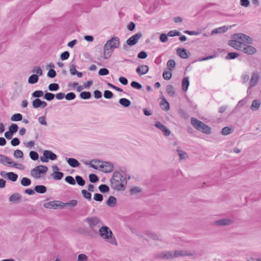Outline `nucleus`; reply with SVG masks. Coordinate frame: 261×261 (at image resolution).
<instances>
[{
	"instance_id": "obj_1",
	"label": "nucleus",
	"mask_w": 261,
	"mask_h": 261,
	"mask_svg": "<svg viewBox=\"0 0 261 261\" xmlns=\"http://www.w3.org/2000/svg\"><path fill=\"white\" fill-rule=\"evenodd\" d=\"M127 181L123 173L115 172L111 179V187L117 191H123Z\"/></svg>"
},
{
	"instance_id": "obj_2",
	"label": "nucleus",
	"mask_w": 261,
	"mask_h": 261,
	"mask_svg": "<svg viewBox=\"0 0 261 261\" xmlns=\"http://www.w3.org/2000/svg\"><path fill=\"white\" fill-rule=\"evenodd\" d=\"M120 40L118 37H114L108 40L103 46V58L109 59L113 53V49L118 48Z\"/></svg>"
},
{
	"instance_id": "obj_3",
	"label": "nucleus",
	"mask_w": 261,
	"mask_h": 261,
	"mask_svg": "<svg viewBox=\"0 0 261 261\" xmlns=\"http://www.w3.org/2000/svg\"><path fill=\"white\" fill-rule=\"evenodd\" d=\"M98 233L100 237L105 241L112 245H117L116 239L109 227L107 226H101L99 229Z\"/></svg>"
},
{
	"instance_id": "obj_4",
	"label": "nucleus",
	"mask_w": 261,
	"mask_h": 261,
	"mask_svg": "<svg viewBox=\"0 0 261 261\" xmlns=\"http://www.w3.org/2000/svg\"><path fill=\"white\" fill-rule=\"evenodd\" d=\"M191 123L195 129L203 133L210 134L211 133V129L210 126L195 118L192 117L191 118Z\"/></svg>"
},
{
	"instance_id": "obj_5",
	"label": "nucleus",
	"mask_w": 261,
	"mask_h": 261,
	"mask_svg": "<svg viewBox=\"0 0 261 261\" xmlns=\"http://www.w3.org/2000/svg\"><path fill=\"white\" fill-rule=\"evenodd\" d=\"M84 221L88 224L91 229L97 230L98 228L101 227V225L103 224L100 219L96 216L87 217Z\"/></svg>"
},
{
	"instance_id": "obj_6",
	"label": "nucleus",
	"mask_w": 261,
	"mask_h": 261,
	"mask_svg": "<svg viewBox=\"0 0 261 261\" xmlns=\"http://www.w3.org/2000/svg\"><path fill=\"white\" fill-rule=\"evenodd\" d=\"M48 170L47 166L44 165H39L34 169L31 171V175L35 178L38 179L41 177V174H45Z\"/></svg>"
},
{
	"instance_id": "obj_7",
	"label": "nucleus",
	"mask_w": 261,
	"mask_h": 261,
	"mask_svg": "<svg viewBox=\"0 0 261 261\" xmlns=\"http://www.w3.org/2000/svg\"><path fill=\"white\" fill-rule=\"evenodd\" d=\"M142 34L141 33H138L131 37L128 38L126 42V44H124L123 45V49L125 50H127V46H133L137 44L139 40L142 37Z\"/></svg>"
},
{
	"instance_id": "obj_8",
	"label": "nucleus",
	"mask_w": 261,
	"mask_h": 261,
	"mask_svg": "<svg viewBox=\"0 0 261 261\" xmlns=\"http://www.w3.org/2000/svg\"><path fill=\"white\" fill-rule=\"evenodd\" d=\"M232 38L234 39L238 40L244 44H251L252 42V39L249 36L242 33L234 34Z\"/></svg>"
},
{
	"instance_id": "obj_9",
	"label": "nucleus",
	"mask_w": 261,
	"mask_h": 261,
	"mask_svg": "<svg viewBox=\"0 0 261 261\" xmlns=\"http://www.w3.org/2000/svg\"><path fill=\"white\" fill-rule=\"evenodd\" d=\"M233 222L231 218H224L214 221L213 225L216 226H226L231 225Z\"/></svg>"
},
{
	"instance_id": "obj_10",
	"label": "nucleus",
	"mask_w": 261,
	"mask_h": 261,
	"mask_svg": "<svg viewBox=\"0 0 261 261\" xmlns=\"http://www.w3.org/2000/svg\"><path fill=\"white\" fill-rule=\"evenodd\" d=\"M259 74L258 72H254L250 81V86L247 90L248 93H251V88L256 85L259 80Z\"/></svg>"
},
{
	"instance_id": "obj_11",
	"label": "nucleus",
	"mask_w": 261,
	"mask_h": 261,
	"mask_svg": "<svg viewBox=\"0 0 261 261\" xmlns=\"http://www.w3.org/2000/svg\"><path fill=\"white\" fill-rule=\"evenodd\" d=\"M99 168L102 171L109 173L113 170V165L109 162H103L99 165Z\"/></svg>"
},
{
	"instance_id": "obj_12",
	"label": "nucleus",
	"mask_w": 261,
	"mask_h": 261,
	"mask_svg": "<svg viewBox=\"0 0 261 261\" xmlns=\"http://www.w3.org/2000/svg\"><path fill=\"white\" fill-rule=\"evenodd\" d=\"M228 44L235 49L241 50L242 47H243L244 43L241 41H239L238 40L234 39L229 40L228 42Z\"/></svg>"
},
{
	"instance_id": "obj_13",
	"label": "nucleus",
	"mask_w": 261,
	"mask_h": 261,
	"mask_svg": "<svg viewBox=\"0 0 261 261\" xmlns=\"http://www.w3.org/2000/svg\"><path fill=\"white\" fill-rule=\"evenodd\" d=\"M241 50L243 51L244 53L248 55H253L256 51V49L254 47L245 44H243V47H242Z\"/></svg>"
},
{
	"instance_id": "obj_14",
	"label": "nucleus",
	"mask_w": 261,
	"mask_h": 261,
	"mask_svg": "<svg viewBox=\"0 0 261 261\" xmlns=\"http://www.w3.org/2000/svg\"><path fill=\"white\" fill-rule=\"evenodd\" d=\"M154 125L156 127L161 130L166 136H169L170 134V130L160 122H156Z\"/></svg>"
},
{
	"instance_id": "obj_15",
	"label": "nucleus",
	"mask_w": 261,
	"mask_h": 261,
	"mask_svg": "<svg viewBox=\"0 0 261 261\" xmlns=\"http://www.w3.org/2000/svg\"><path fill=\"white\" fill-rule=\"evenodd\" d=\"M149 67L147 65H139L136 69V72L139 75H142L148 72Z\"/></svg>"
},
{
	"instance_id": "obj_16",
	"label": "nucleus",
	"mask_w": 261,
	"mask_h": 261,
	"mask_svg": "<svg viewBox=\"0 0 261 261\" xmlns=\"http://www.w3.org/2000/svg\"><path fill=\"white\" fill-rule=\"evenodd\" d=\"M61 202L59 201H49L44 204V206L47 208H56L58 206L61 207Z\"/></svg>"
},
{
	"instance_id": "obj_17",
	"label": "nucleus",
	"mask_w": 261,
	"mask_h": 261,
	"mask_svg": "<svg viewBox=\"0 0 261 261\" xmlns=\"http://www.w3.org/2000/svg\"><path fill=\"white\" fill-rule=\"evenodd\" d=\"M6 163L9 165H12L13 163V162L12 161V160L10 158L0 154V163L4 165Z\"/></svg>"
},
{
	"instance_id": "obj_18",
	"label": "nucleus",
	"mask_w": 261,
	"mask_h": 261,
	"mask_svg": "<svg viewBox=\"0 0 261 261\" xmlns=\"http://www.w3.org/2000/svg\"><path fill=\"white\" fill-rule=\"evenodd\" d=\"M176 53L180 57L183 59H187L188 57L187 50L185 48H177Z\"/></svg>"
},
{
	"instance_id": "obj_19",
	"label": "nucleus",
	"mask_w": 261,
	"mask_h": 261,
	"mask_svg": "<svg viewBox=\"0 0 261 261\" xmlns=\"http://www.w3.org/2000/svg\"><path fill=\"white\" fill-rule=\"evenodd\" d=\"M61 204H63V206H61V208L63 207H69L70 208H72L76 206L77 204V201L76 200H71L66 203L61 202Z\"/></svg>"
},
{
	"instance_id": "obj_20",
	"label": "nucleus",
	"mask_w": 261,
	"mask_h": 261,
	"mask_svg": "<svg viewBox=\"0 0 261 261\" xmlns=\"http://www.w3.org/2000/svg\"><path fill=\"white\" fill-rule=\"evenodd\" d=\"M68 164L72 167H77L80 165V162L74 158H69L67 160Z\"/></svg>"
},
{
	"instance_id": "obj_21",
	"label": "nucleus",
	"mask_w": 261,
	"mask_h": 261,
	"mask_svg": "<svg viewBox=\"0 0 261 261\" xmlns=\"http://www.w3.org/2000/svg\"><path fill=\"white\" fill-rule=\"evenodd\" d=\"M21 195L18 193H15L12 195H11L9 197V200L10 201L12 202H19L21 201Z\"/></svg>"
},
{
	"instance_id": "obj_22",
	"label": "nucleus",
	"mask_w": 261,
	"mask_h": 261,
	"mask_svg": "<svg viewBox=\"0 0 261 261\" xmlns=\"http://www.w3.org/2000/svg\"><path fill=\"white\" fill-rule=\"evenodd\" d=\"M43 155H47L48 159L51 160H55L57 158V155L50 150H45L43 152Z\"/></svg>"
},
{
	"instance_id": "obj_23",
	"label": "nucleus",
	"mask_w": 261,
	"mask_h": 261,
	"mask_svg": "<svg viewBox=\"0 0 261 261\" xmlns=\"http://www.w3.org/2000/svg\"><path fill=\"white\" fill-rule=\"evenodd\" d=\"M189 86V81L188 77H184L182 81V90L186 92L187 91Z\"/></svg>"
},
{
	"instance_id": "obj_24",
	"label": "nucleus",
	"mask_w": 261,
	"mask_h": 261,
	"mask_svg": "<svg viewBox=\"0 0 261 261\" xmlns=\"http://www.w3.org/2000/svg\"><path fill=\"white\" fill-rule=\"evenodd\" d=\"M145 234L150 239H152L153 240H158L159 237L154 232L147 230L145 232Z\"/></svg>"
},
{
	"instance_id": "obj_25",
	"label": "nucleus",
	"mask_w": 261,
	"mask_h": 261,
	"mask_svg": "<svg viewBox=\"0 0 261 261\" xmlns=\"http://www.w3.org/2000/svg\"><path fill=\"white\" fill-rule=\"evenodd\" d=\"M34 190L40 194L45 193L46 192V188L45 186L43 185H38L35 187Z\"/></svg>"
},
{
	"instance_id": "obj_26",
	"label": "nucleus",
	"mask_w": 261,
	"mask_h": 261,
	"mask_svg": "<svg viewBox=\"0 0 261 261\" xmlns=\"http://www.w3.org/2000/svg\"><path fill=\"white\" fill-rule=\"evenodd\" d=\"M8 179L12 181H15L18 178V175L14 172H10L6 173Z\"/></svg>"
},
{
	"instance_id": "obj_27",
	"label": "nucleus",
	"mask_w": 261,
	"mask_h": 261,
	"mask_svg": "<svg viewBox=\"0 0 261 261\" xmlns=\"http://www.w3.org/2000/svg\"><path fill=\"white\" fill-rule=\"evenodd\" d=\"M162 257L165 259H170L174 257V252L172 251H166L162 253Z\"/></svg>"
},
{
	"instance_id": "obj_28",
	"label": "nucleus",
	"mask_w": 261,
	"mask_h": 261,
	"mask_svg": "<svg viewBox=\"0 0 261 261\" xmlns=\"http://www.w3.org/2000/svg\"><path fill=\"white\" fill-rule=\"evenodd\" d=\"M116 203V198L114 196H111L109 197L106 203L111 207H113L115 205Z\"/></svg>"
},
{
	"instance_id": "obj_29",
	"label": "nucleus",
	"mask_w": 261,
	"mask_h": 261,
	"mask_svg": "<svg viewBox=\"0 0 261 261\" xmlns=\"http://www.w3.org/2000/svg\"><path fill=\"white\" fill-rule=\"evenodd\" d=\"M260 106V101L258 99H255L252 102V103L251 106V109L252 111H256L259 108Z\"/></svg>"
},
{
	"instance_id": "obj_30",
	"label": "nucleus",
	"mask_w": 261,
	"mask_h": 261,
	"mask_svg": "<svg viewBox=\"0 0 261 261\" xmlns=\"http://www.w3.org/2000/svg\"><path fill=\"white\" fill-rule=\"evenodd\" d=\"M119 102L121 105L124 107H128L131 104L130 101L125 98H120L119 100Z\"/></svg>"
},
{
	"instance_id": "obj_31",
	"label": "nucleus",
	"mask_w": 261,
	"mask_h": 261,
	"mask_svg": "<svg viewBox=\"0 0 261 261\" xmlns=\"http://www.w3.org/2000/svg\"><path fill=\"white\" fill-rule=\"evenodd\" d=\"M161 106L162 110L164 111H168L169 110V104L165 98H163L161 103Z\"/></svg>"
},
{
	"instance_id": "obj_32",
	"label": "nucleus",
	"mask_w": 261,
	"mask_h": 261,
	"mask_svg": "<svg viewBox=\"0 0 261 261\" xmlns=\"http://www.w3.org/2000/svg\"><path fill=\"white\" fill-rule=\"evenodd\" d=\"M39 80L38 76L37 74H34L31 75L28 80V82L30 84H34L38 82Z\"/></svg>"
},
{
	"instance_id": "obj_33",
	"label": "nucleus",
	"mask_w": 261,
	"mask_h": 261,
	"mask_svg": "<svg viewBox=\"0 0 261 261\" xmlns=\"http://www.w3.org/2000/svg\"><path fill=\"white\" fill-rule=\"evenodd\" d=\"M227 30V29L225 27H220L213 30L212 32V34L224 33Z\"/></svg>"
},
{
	"instance_id": "obj_34",
	"label": "nucleus",
	"mask_w": 261,
	"mask_h": 261,
	"mask_svg": "<svg viewBox=\"0 0 261 261\" xmlns=\"http://www.w3.org/2000/svg\"><path fill=\"white\" fill-rule=\"evenodd\" d=\"M166 91L171 96H174L175 95L174 88L172 85H169L166 87Z\"/></svg>"
},
{
	"instance_id": "obj_35",
	"label": "nucleus",
	"mask_w": 261,
	"mask_h": 261,
	"mask_svg": "<svg viewBox=\"0 0 261 261\" xmlns=\"http://www.w3.org/2000/svg\"><path fill=\"white\" fill-rule=\"evenodd\" d=\"M80 97L82 98V99H89L91 96V93L90 92H82L80 93Z\"/></svg>"
},
{
	"instance_id": "obj_36",
	"label": "nucleus",
	"mask_w": 261,
	"mask_h": 261,
	"mask_svg": "<svg viewBox=\"0 0 261 261\" xmlns=\"http://www.w3.org/2000/svg\"><path fill=\"white\" fill-rule=\"evenodd\" d=\"M11 119L13 121H21L22 119V116L19 113L15 114L11 117Z\"/></svg>"
},
{
	"instance_id": "obj_37",
	"label": "nucleus",
	"mask_w": 261,
	"mask_h": 261,
	"mask_svg": "<svg viewBox=\"0 0 261 261\" xmlns=\"http://www.w3.org/2000/svg\"><path fill=\"white\" fill-rule=\"evenodd\" d=\"M75 179L80 186H83L85 184V180L81 176L76 175Z\"/></svg>"
},
{
	"instance_id": "obj_38",
	"label": "nucleus",
	"mask_w": 261,
	"mask_h": 261,
	"mask_svg": "<svg viewBox=\"0 0 261 261\" xmlns=\"http://www.w3.org/2000/svg\"><path fill=\"white\" fill-rule=\"evenodd\" d=\"M59 89V85L57 83H52L49 85L48 89L50 91H56Z\"/></svg>"
},
{
	"instance_id": "obj_39",
	"label": "nucleus",
	"mask_w": 261,
	"mask_h": 261,
	"mask_svg": "<svg viewBox=\"0 0 261 261\" xmlns=\"http://www.w3.org/2000/svg\"><path fill=\"white\" fill-rule=\"evenodd\" d=\"M232 133V129L229 127L226 126L222 128L221 134L223 135H228Z\"/></svg>"
},
{
	"instance_id": "obj_40",
	"label": "nucleus",
	"mask_w": 261,
	"mask_h": 261,
	"mask_svg": "<svg viewBox=\"0 0 261 261\" xmlns=\"http://www.w3.org/2000/svg\"><path fill=\"white\" fill-rule=\"evenodd\" d=\"M98 233V231H97V230L91 229L88 232H87V235L92 238H94L97 236Z\"/></svg>"
},
{
	"instance_id": "obj_41",
	"label": "nucleus",
	"mask_w": 261,
	"mask_h": 261,
	"mask_svg": "<svg viewBox=\"0 0 261 261\" xmlns=\"http://www.w3.org/2000/svg\"><path fill=\"white\" fill-rule=\"evenodd\" d=\"M178 114H179L180 117H181L185 119H187L189 118V116L188 114V113L186 111H185L184 110H183L182 109H179L178 111Z\"/></svg>"
},
{
	"instance_id": "obj_42",
	"label": "nucleus",
	"mask_w": 261,
	"mask_h": 261,
	"mask_svg": "<svg viewBox=\"0 0 261 261\" xmlns=\"http://www.w3.org/2000/svg\"><path fill=\"white\" fill-rule=\"evenodd\" d=\"M31 184L30 179L27 177H23L21 180V184L23 186H28Z\"/></svg>"
},
{
	"instance_id": "obj_43",
	"label": "nucleus",
	"mask_w": 261,
	"mask_h": 261,
	"mask_svg": "<svg viewBox=\"0 0 261 261\" xmlns=\"http://www.w3.org/2000/svg\"><path fill=\"white\" fill-rule=\"evenodd\" d=\"M41 100L39 98L35 99L32 102L33 107L37 109L41 107Z\"/></svg>"
},
{
	"instance_id": "obj_44",
	"label": "nucleus",
	"mask_w": 261,
	"mask_h": 261,
	"mask_svg": "<svg viewBox=\"0 0 261 261\" xmlns=\"http://www.w3.org/2000/svg\"><path fill=\"white\" fill-rule=\"evenodd\" d=\"M55 95L53 93L46 92L44 96V98L48 101H51L55 98Z\"/></svg>"
},
{
	"instance_id": "obj_45",
	"label": "nucleus",
	"mask_w": 261,
	"mask_h": 261,
	"mask_svg": "<svg viewBox=\"0 0 261 261\" xmlns=\"http://www.w3.org/2000/svg\"><path fill=\"white\" fill-rule=\"evenodd\" d=\"M167 66L169 70H172V69L175 66V62L174 60H173L172 59H170V60H168V61L167 63Z\"/></svg>"
},
{
	"instance_id": "obj_46",
	"label": "nucleus",
	"mask_w": 261,
	"mask_h": 261,
	"mask_svg": "<svg viewBox=\"0 0 261 261\" xmlns=\"http://www.w3.org/2000/svg\"><path fill=\"white\" fill-rule=\"evenodd\" d=\"M99 191L102 193H106L109 192L110 189L109 187L105 184L101 185L98 187Z\"/></svg>"
},
{
	"instance_id": "obj_47",
	"label": "nucleus",
	"mask_w": 261,
	"mask_h": 261,
	"mask_svg": "<svg viewBox=\"0 0 261 261\" xmlns=\"http://www.w3.org/2000/svg\"><path fill=\"white\" fill-rule=\"evenodd\" d=\"M65 180L70 185H74L75 184V179H74V178L71 176H66Z\"/></svg>"
},
{
	"instance_id": "obj_48",
	"label": "nucleus",
	"mask_w": 261,
	"mask_h": 261,
	"mask_svg": "<svg viewBox=\"0 0 261 261\" xmlns=\"http://www.w3.org/2000/svg\"><path fill=\"white\" fill-rule=\"evenodd\" d=\"M44 94V93L41 90H37V91H35V92H34L32 95V97H37V98H39V97H41L42 96H43Z\"/></svg>"
},
{
	"instance_id": "obj_49",
	"label": "nucleus",
	"mask_w": 261,
	"mask_h": 261,
	"mask_svg": "<svg viewBox=\"0 0 261 261\" xmlns=\"http://www.w3.org/2000/svg\"><path fill=\"white\" fill-rule=\"evenodd\" d=\"M239 56V54L236 53H229L226 56L225 59L227 60L234 59Z\"/></svg>"
},
{
	"instance_id": "obj_50",
	"label": "nucleus",
	"mask_w": 261,
	"mask_h": 261,
	"mask_svg": "<svg viewBox=\"0 0 261 261\" xmlns=\"http://www.w3.org/2000/svg\"><path fill=\"white\" fill-rule=\"evenodd\" d=\"M77 261H88V257L85 254H80L77 256Z\"/></svg>"
},
{
	"instance_id": "obj_51",
	"label": "nucleus",
	"mask_w": 261,
	"mask_h": 261,
	"mask_svg": "<svg viewBox=\"0 0 261 261\" xmlns=\"http://www.w3.org/2000/svg\"><path fill=\"white\" fill-rule=\"evenodd\" d=\"M30 156L32 160L36 161L38 159L39 155L37 152L31 151L30 152Z\"/></svg>"
},
{
	"instance_id": "obj_52",
	"label": "nucleus",
	"mask_w": 261,
	"mask_h": 261,
	"mask_svg": "<svg viewBox=\"0 0 261 261\" xmlns=\"http://www.w3.org/2000/svg\"><path fill=\"white\" fill-rule=\"evenodd\" d=\"M130 86L133 88L137 90H140L142 88V85L140 83L136 81H133L130 84Z\"/></svg>"
},
{
	"instance_id": "obj_53",
	"label": "nucleus",
	"mask_w": 261,
	"mask_h": 261,
	"mask_svg": "<svg viewBox=\"0 0 261 261\" xmlns=\"http://www.w3.org/2000/svg\"><path fill=\"white\" fill-rule=\"evenodd\" d=\"M18 129V126L16 124H12L9 127V131L10 132L13 134H14V133L17 132Z\"/></svg>"
},
{
	"instance_id": "obj_54",
	"label": "nucleus",
	"mask_w": 261,
	"mask_h": 261,
	"mask_svg": "<svg viewBox=\"0 0 261 261\" xmlns=\"http://www.w3.org/2000/svg\"><path fill=\"white\" fill-rule=\"evenodd\" d=\"M163 76L165 80H169L172 77V73L170 71H165L163 72Z\"/></svg>"
},
{
	"instance_id": "obj_55",
	"label": "nucleus",
	"mask_w": 261,
	"mask_h": 261,
	"mask_svg": "<svg viewBox=\"0 0 261 261\" xmlns=\"http://www.w3.org/2000/svg\"><path fill=\"white\" fill-rule=\"evenodd\" d=\"M141 192V190L140 188L138 187H134L132 188L130 190V194L133 195L135 194H137Z\"/></svg>"
},
{
	"instance_id": "obj_56",
	"label": "nucleus",
	"mask_w": 261,
	"mask_h": 261,
	"mask_svg": "<svg viewBox=\"0 0 261 261\" xmlns=\"http://www.w3.org/2000/svg\"><path fill=\"white\" fill-rule=\"evenodd\" d=\"M14 156L16 158H22L23 153L21 150L17 149L14 151Z\"/></svg>"
},
{
	"instance_id": "obj_57",
	"label": "nucleus",
	"mask_w": 261,
	"mask_h": 261,
	"mask_svg": "<svg viewBox=\"0 0 261 261\" xmlns=\"http://www.w3.org/2000/svg\"><path fill=\"white\" fill-rule=\"evenodd\" d=\"M63 176L64 174L62 172H55L53 177L56 180H60L63 178Z\"/></svg>"
},
{
	"instance_id": "obj_58",
	"label": "nucleus",
	"mask_w": 261,
	"mask_h": 261,
	"mask_svg": "<svg viewBox=\"0 0 261 261\" xmlns=\"http://www.w3.org/2000/svg\"><path fill=\"white\" fill-rule=\"evenodd\" d=\"M104 97L107 99L112 98L113 96V93L109 90H105L103 94Z\"/></svg>"
},
{
	"instance_id": "obj_59",
	"label": "nucleus",
	"mask_w": 261,
	"mask_h": 261,
	"mask_svg": "<svg viewBox=\"0 0 261 261\" xmlns=\"http://www.w3.org/2000/svg\"><path fill=\"white\" fill-rule=\"evenodd\" d=\"M177 152L178 153V155L179 156L180 159L183 160L186 158L187 153L185 151L180 150L179 149H178L177 150Z\"/></svg>"
},
{
	"instance_id": "obj_60",
	"label": "nucleus",
	"mask_w": 261,
	"mask_h": 261,
	"mask_svg": "<svg viewBox=\"0 0 261 261\" xmlns=\"http://www.w3.org/2000/svg\"><path fill=\"white\" fill-rule=\"evenodd\" d=\"M187 254L185 251H180V250H175L174 252V257H176L179 256H186Z\"/></svg>"
},
{
	"instance_id": "obj_61",
	"label": "nucleus",
	"mask_w": 261,
	"mask_h": 261,
	"mask_svg": "<svg viewBox=\"0 0 261 261\" xmlns=\"http://www.w3.org/2000/svg\"><path fill=\"white\" fill-rule=\"evenodd\" d=\"M82 193L86 199L90 200L91 199V194L90 192H87L86 190H83Z\"/></svg>"
},
{
	"instance_id": "obj_62",
	"label": "nucleus",
	"mask_w": 261,
	"mask_h": 261,
	"mask_svg": "<svg viewBox=\"0 0 261 261\" xmlns=\"http://www.w3.org/2000/svg\"><path fill=\"white\" fill-rule=\"evenodd\" d=\"M89 180L91 182L95 183L98 180V178L96 175L91 174L89 175Z\"/></svg>"
},
{
	"instance_id": "obj_63",
	"label": "nucleus",
	"mask_w": 261,
	"mask_h": 261,
	"mask_svg": "<svg viewBox=\"0 0 261 261\" xmlns=\"http://www.w3.org/2000/svg\"><path fill=\"white\" fill-rule=\"evenodd\" d=\"M75 94L73 92H70L67 94L65 97L68 100L74 99L75 98Z\"/></svg>"
},
{
	"instance_id": "obj_64",
	"label": "nucleus",
	"mask_w": 261,
	"mask_h": 261,
	"mask_svg": "<svg viewBox=\"0 0 261 261\" xmlns=\"http://www.w3.org/2000/svg\"><path fill=\"white\" fill-rule=\"evenodd\" d=\"M109 70L105 68H101L99 70V72H98V74L100 75H107L109 74Z\"/></svg>"
}]
</instances>
